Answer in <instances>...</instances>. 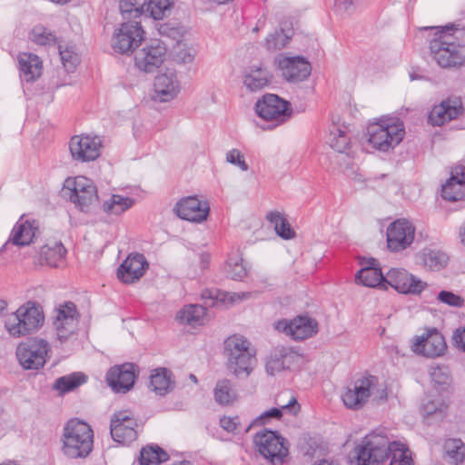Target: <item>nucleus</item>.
<instances>
[{
	"label": "nucleus",
	"instance_id": "nucleus-1",
	"mask_svg": "<svg viewBox=\"0 0 465 465\" xmlns=\"http://www.w3.org/2000/svg\"><path fill=\"white\" fill-rule=\"evenodd\" d=\"M358 465H376L390 460L389 465H413L409 448L391 441L383 433L372 431L355 448Z\"/></svg>",
	"mask_w": 465,
	"mask_h": 465
},
{
	"label": "nucleus",
	"instance_id": "nucleus-2",
	"mask_svg": "<svg viewBox=\"0 0 465 465\" xmlns=\"http://www.w3.org/2000/svg\"><path fill=\"white\" fill-rule=\"evenodd\" d=\"M435 36L430 42L433 60L442 68L460 67L465 64V41L460 40L462 30L450 24L444 27H432Z\"/></svg>",
	"mask_w": 465,
	"mask_h": 465
},
{
	"label": "nucleus",
	"instance_id": "nucleus-3",
	"mask_svg": "<svg viewBox=\"0 0 465 465\" xmlns=\"http://www.w3.org/2000/svg\"><path fill=\"white\" fill-rule=\"evenodd\" d=\"M60 443L61 452L67 459H85L94 448V431L87 422L71 419L64 425Z\"/></svg>",
	"mask_w": 465,
	"mask_h": 465
},
{
	"label": "nucleus",
	"instance_id": "nucleus-4",
	"mask_svg": "<svg viewBox=\"0 0 465 465\" xmlns=\"http://www.w3.org/2000/svg\"><path fill=\"white\" fill-rule=\"evenodd\" d=\"M228 371L237 378H247L257 363L256 351L242 335L234 334L224 341Z\"/></svg>",
	"mask_w": 465,
	"mask_h": 465
},
{
	"label": "nucleus",
	"instance_id": "nucleus-5",
	"mask_svg": "<svg viewBox=\"0 0 465 465\" xmlns=\"http://www.w3.org/2000/svg\"><path fill=\"white\" fill-rule=\"evenodd\" d=\"M368 143L380 152L394 149L403 139L405 129L402 122L390 119L380 120L367 129Z\"/></svg>",
	"mask_w": 465,
	"mask_h": 465
},
{
	"label": "nucleus",
	"instance_id": "nucleus-6",
	"mask_svg": "<svg viewBox=\"0 0 465 465\" xmlns=\"http://www.w3.org/2000/svg\"><path fill=\"white\" fill-rule=\"evenodd\" d=\"M253 442L258 452L272 465H282L289 454L287 440L277 431L261 430L255 433Z\"/></svg>",
	"mask_w": 465,
	"mask_h": 465
},
{
	"label": "nucleus",
	"instance_id": "nucleus-7",
	"mask_svg": "<svg viewBox=\"0 0 465 465\" xmlns=\"http://www.w3.org/2000/svg\"><path fill=\"white\" fill-rule=\"evenodd\" d=\"M255 111L261 118L274 122V126L287 122L292 114L290 102L274 94L262 95L255 104Z\"/></svg>",
	"mask_w": 465,
	"mask_h": 465
},
{
	"label": "nucleus",
	"instance_id": "nucleus-8",
	"mask_svg": "<svg viewBox=\"0 0 465 465\" xmlns=\"http://www.w3.org/2000/svg\"><path fill=\"white\" fill-rule=\"evenodd\" d=\"M49 343L44 339H30L16 348V358L25 370H39L46 362Z\"/></svg>",
	"mask_w": 465,
	"mask_h": 465
},
{
	"label": "nucleus",
	"instance_id": "nucleus-9",
	"mask_svg": "<svg viewBox=\"0 0 465 465\" xmlns=\"http://www.w3.org/2000/svg\"><path fill=\"white\" fill-rule=\"evenodd\" d=\"M144 39V31L139 21H124L115 31L112 38V46L115 52L127 54L133 52Z\"/></svg>",
	"mask_w": 465,
	"mask_h": 465
},
{
	"label": "nucleus",
	"instance_id": "nucleus-10",
	"mask_svg": "<svg viewBox=\"0 0 465 465\" xmlns=\"http://www.w3.org/2000/svg\"><path fill=\"white\" fill-rule=\"evenodd\" d=\"M71 193L69 199L81 212L89 213L98 202L97 190L93 182L84 177L77 176L67 181Z\"/></svg>",
	"mask_w": 465,
	"mask_h": 465
},
{
	"label": "nucleus",
	"instance_id": "nucleus-11",
	"mask_svg": "<svg viewBox=\"0 0 465 465\" xmlns=\"http://www.w3.org/2000/svg\"><path fill=\"white\" fill-rule=\"evenodd\" d=\"M378 385V378L373 375H364L357 379L352 388H347L342 393L341 400L348 409L359 410L370 399Z\"/></svg>",
	"mask_w": 465,
	"mask_h": 465
},
{
	"label": "nucleus",
	"instance_id": "nucleus-12",
	"mask_svg": "<svg viewBox=\"0 0 465 465\" xmlns=\"http://www.w3.org/2000/svg\"><path fill=\"white\" fill-rule=\"evenodd\" d=\"M388 286L402 294L417 295L425 289L427 283L405 269L392 268L385 274L384 290H387Z\"/></svg>",
	"mask_w": 465,
	"mask_h": 465
},
{
	"label": "nucleus",
	"instance_id": "nucleus-13",
	"mask_svg": "<svg viewBox=\"0 0 465 465\" xmlns=\"http://www.w3.org/2000/svg\"><path fill=\"white\" fill-rule=\"evenodd\" d=\"M415 226L407 219H397L387 228V245L393 252L409 248L414 241Z\"/></svg>",
	"mask_w": 465,
	"mask_h": 465
},
{
	"label": "nucleus",
	"instance_id": "nucleus-14",
	"mask_svg": "<svg viewBox=\"0 0 465 465\" xmlns=\"http://www.w3.org/2000/svg\"><path fill=\"white\" fill-rule=\"evenodd\" d=\"M275 329L285 333L294 341H303L318 332V322L307 315H299L292 320H280Z\"/></svg>",
	"mask_w": 465,
	"mask_h": 465
},
{
	"label": "nucleus",
	"instance_id": "nucleus-15",
	"mask_svg": "<svg viewBox=\"0 0 465 465\" xmlns=\"http://www.w3.org/2000/svg\"><path fill=\"white\" fill-rule=\"evenodd\" d=\"M137 421L130 411H121L111 419L110 432L114 441L129 444L137 438Z\"/></svg>",
	"mask_w": 465,
	"mask_h": 465
},
{
	"label": "nucleus",
	"instance_id": "nucleus-16",
	"mask_svg": "<svg viewBox=\"0 0 465 465\" xmlns=\"http://www.w3.org/2000/svg\"><path fill=\"white\" fill-rule=\"evenodd\" d=\"M411 349L416 354L436 358L444 354L447 345L443 335L436 328H432L422 335L416 336Z\"/></svg>",
	"mask_w": 465,
	"mask_h": 465
},
{
	"label": "nucleus",
	"instance_id": "nucleus-17",
	"mask_svg": "<svg viewBox=\"0 0 465 465\" xmlns=\"http://www.w3.org/2000/svg\"><path fill=\"white\" fill-rule=\"evenodd\" d=\"M138 375V367L132 362L111 367L106 373V381L117 393H126L134 384Z\"/></svg>",
	"mask_w": 465,
	"mask_h": 465
},
{
	"label": "nucleus",
	"instance_id": "nucleus-18",
	"mask_svg": "<svg viewBox=\"0 0 465 465\" xmlns=\"http://www.w3.org/2000/svg\"><path fill=\"white\" fill-rule=\"evenodd\" d=\"M166 47L159 40H153L134 54L135 66L145 73H152L161 66L166 55Z\"/></svg>",
	"mask_w": 465,
	"mask_h": 465
},
{
	"label": "nucleus",
	"instance_id": "nucleus-19",
	"mask_svg": "<svg viewBox=\"0 0 465 465\" xmlns=\"http://www.w3.org/2000/svg\"><path fill=\"white\" fill-rule=\"evenodd\" d=\"M102 141L98 136L74 135L69 143L71 155L74 161L85 163L100 155Z\"/></svg>",
	"mask_w": 465,
	"mask_h": 465
},
{
	"label": "nucleus",
	"instance_id": "nucleus-20",
	"mask_svg": "<svg viewBox=\"0 0 465 465\" xmlns=\"http://www.w3.org/2000/svg\"><path fill=\"white\" fill-rule=\"evenodd\" d=\"M174 210L181 219L199 223L207 219L210 205L206 200H200L196 196H188L181 199L176 203Z\"/></svg>",
	"mask_w": 465,
	"mask_h": 465
},
{
	"label": "nucleus",
	"instance_id": "nucleus-21",
	"mask_svg": "<svg viewBox=\"0 0 465 465\" xmlns=\"http://www.w3.org/2000/svg\"><path fill=\"white\" fill-rule=\"evenodd\" d=\"M278 65L283 78L290 83L304 81L312 73L311 64L302 56H281Z\"/></svg>",
	"mask_w": 465,
	"mask_h": 465
},
{
	"label": "nucleus",
	"instance_id": "nucleus-22",
	"mask_svg": "<svg viewBox=\"0 0 465 465\" xmlns=\"http://www.w3.org/2000/svg\"><path fill=\"white\" fill-rule=\"evenodd\" d=\"M149 268V263L143 254L131 253L117 269L118 279L126 284L139 281Z\"/></svg>",
	"mask_w": 465,
	"mask_h": 465
},
{
	"label": "nucleus",
	"instance_id": "nucleus-23",
	"mask_svg": "<svg viewBox=\"0 0 465 465\" xmlns=\"http://www.w3.org/2000/svg\"><path fill=\"white\" fill-rule=\"evenodd\" d=\"M463 114L459 99H446L434 105L428 115V123L433 126H441L447 122L458 118Z\"/></svg>",
	"mask_w": 465,
	"mask_h": 465
},
{
	"label": "nucleus",
	"instance_id": "nucleus-24",
	"mask_svg": "<svg viewBox=\"0 0 465 465\" xmlns=\"http://www.w3.org/2000/svg\"><path fill=\"white\" fill-rule=\"evenodd\" d=\"M154 94L153 99L161 103L173 100L180 92V83L173 73H164L157 75L153 83Z\"/></svg>",
	"mask_w": 465,
	"mask_h": 465
},
{
	"label": "nucleus",
	"instance_id": "nucleus-25",
	"mask_svg": "<svg viewBox=\"0 0 465 465\" xmlns=\"http://www.w3.org/2000/svg\"><path fill=\"white\" fill-rule=\"evenodd\" d=\"M441 197L450 202L465 198V166L458 165L450 173V177L442 184Z\"/></svg>",
	"mask_w": 465,
	"mask_h": 465
},
{
	"label": "nucleus",
	"instance_id": "nucleus-26",
	"mask_svg": "<svg viewBox=\"0 0 465 465\" xmlns=\"http://www.w3.org/2000/svg\"><path fill=\"white\" fill-rule=\"evenodd\" d=\"M362 268L356 273L355 282L366 287L384 289L385 275L382 273L379 262L371 258Z\"/></svg>",
	"mask_w": 465,
	"mask_h": 465
},
{
	"label": "nucleus",
	"instance_id": "nucleus-27",
	"mask_svg": "<svg viewBox=\"0 0 465 465\" xmlns=\"http://www.w3.org/2000/svg\"><path fill=\"white\" fill-rule=\"evenodd\" d=\"M201 296L203 300V306L206 308L218 306L219 303H234L247 300L252 296V292H227L218 289H205L203 291Z\"/></svg>",
	"mask_w": 465,
	"mask_h": 465
},
{
	"label": "nucleus",
	"instance_id": "nucleus-28",
	"mask_svg": "<svg viewBox=\"0 0 465 465\" xmlns=\"http://www.w3.org/2000/svg\"><path fill=\"white\" fill-rule=\"evenodd\" d=\"M243 84L251 92H258L266 87L272 75L262 65H252L245 69L243 73Z\"/></svg>",
	"mask_w": 465,
	"mask_h": 465
},
{
	"label": "nucleus",
	"instance_id": "nucleus-29",
	"mask_svg": "<svg viewBox=\"0 0 465 465\" xmlns=\"http://www.w3.org/2000/svg\"><path fill=\"white\" fill-rule=\"evenodd\" d=\"M36 231L37 226L35 224V221H24L21 217L15 224L9 240L14 245L26 246L32 242Z\"/></svg>",
	"mask_w": 465,
	"mask_h": 465
},
{
	"label": "nucleus",
	"instance_id": "nucleus-30",
	"mask_svg": "<svg viewBox=\"0 0 465 465\" xmlns=\"http://www.w3.org/2000/svg\"><path fill=\"white\" fill-rule=\"evenodd\" d=\"M18 64L21 77L26 82H33L41 75L42 62L39 57L30 53L18 55Z\"/></svg>",
	"mask_w": 465,
	"mask_h": 465
},
{
	"label": "nucleus",
	"instance_id": "nucleus-31",
	"mask_svg": "<svg viewBox=\"0 0 465 465\" xmlns=\"http://www.w3.org/2000/svg\"><path fill=\"white\" fill-rule=\"evenodd\" d=\"M349 126L332 124L327 136V143L338 153H344L350 145Z\"/></svg>",
	"mask_w": 465,
	"mask_h": 465
},
{
	"label": "nucleus",
	"instance_id": "nucleus-32",
	"mask_svg": "<svg viewBox=\"0 0 465 465\" xmlns=\"http://www.w3.org/2000/svg\"><path fill=\"white\" fill-rule=\"evenodd\" d=\"M20 317L25 320V325L29 328L30 332L36 331L44 323L45 316L42 309L35 303L27 302L16 310Z\"/></svg>",
	"mask_w": 465,
	"mask_h": 465
},
{
	"label": "nucleus",
	"instance_id": "nucleus-33",
	"mask_svg": "<svg viewBox=\"0 0 465 465\" xmlns=\"http://www.w3.org/2000/svg\"><path fill=\"white\" fill-rule=\"evenodd\" d=\"M172 372L160 368L153 371L150 376V387L157 395L163 396L173 389Z\"/></svg>",
	"mask_w": 465,
	"mask_h": 465
},
{
	"label": "nucleus",
	"instance_id": "nucleus-34",
	"mask_svg": "<svg viewBox=\"0 0 465 465\" xmlns=\"http://www.w3.org/2000/svg\"><path fill=\"white\" fill-rule=\"evenodd\" d=\"M66 249L61 242H55L52 245L45 244L40 250V257L46 264L57 267L64 260Z\"/></svg>",
	"mask_w": 465,
	"mask_h": 465
},
{
	"label": "nucleus",
	"instance_id": "nucleus-35",
	"mask_svg": "<svg viewBox=\"0 0 465 465\" xmlns=\"http://www.w3.org/2000/svg\"><path fill=\"white\" fill-rule=\"evenodd\" d=\"M206 314V309L203 305L190 304L184 306L177 314V320L183 324H202Z\"/></svg>",
	"mask_w": 465,
	"mask_h": 465
},
{
	"label": "nucleus",
	"instance_id": "nucleus-36",
	"mask_svg": "<svg viewBox=\"0 0 465 465\" xmlns=\"http://www.w3.org/2000/svg\"><path fill=\"white\" fill-rule=\"evenodd\" d=\"M134 204V200L131 197L113 194L104 202L103 210L108 214L120 215L129 210Z\"/></svg>",
	"mask_w": 465,
	"mask_h": 465
},
{
	"label": "nucleus",
	"instance_id": "nucleus-37",
	"mask_svg": "<svg viewBox=\"0 0 465 465\" xmlns=\"http://www.w3.org/2000/svg\"><path fill=\"white\" fill-rule=\"evenodd\" d=\"M169 459L168 453L158 445L142 448L139 456L140 465H160Z\"/></svg>",
	"mask_w": 465,
	"mask_h": 465
},
{
	"label": "nucleus",
	"instance_id": "nucleus-38",
	"mask_svg": "<svg viewBox=\"0 0 465 465\" xmlns=\"http://www.w3.org/2000/svg\"><path fill=\"white\" fill-rule=\"evenodd\" d=\"M282 410H287L291 413L296 414L300 410V405L294 396H292L285 405L280 408H272L263 411L254 420L253 423L265 424L269 420H280L282 417Z\"/></svg>",
	"mask_w": 465,
	"mask_h": 465
},
{
	"label": "nucleus",
	"instance_id": "nucleus-39",
	"mask_svg": "<svg viewBox=\"0 0 465 465\" xmlns=\"http://www.w3.org/2000/svg\"><path fill=\"white\" fill-rule=\"evenodd\" d=\"M172 5L171 0H148L143 4V15H148L154 20H162L171 13Z\"/></svg>",
	"mask_w": 465,
	"mask_h": 465
},
{
	"label": "nucleus",
	"instance_id": "nucleus-40",
	"mask_svg": "<svg viewBox=\"0 0 465 465\" xmlns=\"http://www.w3.org/2000/svg\"><path fill=\"white\" fill-rule=\"evenodd\" d=\"M213 393L215 401L223 406L232 404L236 400V392L228 379L219 380L216 382Z\"/></svg>",
	"mask_w": 465,
	"mask_h": 465
},
{
	"label": "nucleus",
	"instance_id": "nucleus-41",
	"mask_svg": "<svg viewBox=\"0 0 465 465\" xmlns=\"http://www.w3.org/2000/svg\"><path fill=\"white\" fill-rule=\"evenodd\" d=\"M86 381V376L81 372H73L55 380L54 389L61 393L74 390Z\"/></svg>",
	"mask_w": 465,
	"mask_h": 465
},
{
	"label": "nucleus",
	"instance_id": "nucleus-42",
	"mask_svg": "<svg viewBox=\"0 0 465 465\" xmlns=\"http://www.w3.org/2000/svg\"><path fill=\"white\" fill-rule=\"evenodd\" d=\"M421 258L423 265L430 271H440L449 260L448 255L439 250H424Z\"/></svg>",
	"mask_w": 465,
	"mask_h": 465
},
{
	"label": "nucleus",
	"instance_id": "nucleus-43",
	"mask_svg": "<svg viewBox=\"0 0 465 465\" xmlns=\"http://www.w3.org/2000/svg\"><path fill=\"white\" fill-rule=\"evenodd\" d=\"M78 320L63 321L61 325H54L61 345L77 340Z\"/></svg>",
	"mask_w": 465,
	"mask_h": 465
},
{
	"label": "nucleus",
	"instance_id": "nucleus-44",
	"mask_svg": "<svg viewBox=\"0 0 465 465\" xmlns=\"http://www.w3.org/2000/svg\"><path fill=\"white\" fill-rule=\"evenodd\" d=\"M25 323L24 317H20L17 312H13L5 318V328L12 337L19 338L31 334L29 328Z\"/></svg>",
	"mask_w": 465,
	"mask_h": 465
},
{
	"label": "nucleus",
	"instance_id": "nucleus-45",
	"mask_svg": "<svg viewBox=\"0 0 465 465\" xmlns=\"http://www.w3.org/2000/svg\"><path fill=\"white\" fill-rule=\"evenodd\" d=\"M267 220L273 225L276 233L285 240L294 237L295 232L291 228L287 220L279 212H272L267 214Z\"/></svg>",
	"mask_w": 465,
	"mask_h": 465
},
{
	"label": "nucleus",
	"instance_id": "nucleus-46",
	"mask_svg": "<svg viewBox=\"0 0 465 465\" xmlns=\"http://www.w3.org/2000/svg\"><path fill=\"white\" fill-rule=\"evenodd\" d=\"M444 450L450 462L458 465L465 460V444L460 439H449L444 443Z\"/></svg>",
	"mask_w": 465,
	"mask_h": 465
},
{
	"label": "nucleus",
	"instance_id": "nucleus-47",
	"mask_svg": "<svg viewBox=\"0 0 465 465\" xmlns=\"http://www.w3.org/2000/svg\"><path fill=\"white\" fill-rule=\"evenodd\" d=\"M119 9L124 21H139L143 15L144 6L137 0H120Z\"/></svg>",
	"mask_w": 465,
	"mask_h": 465
},
{
	"label": "nucleus",
	"instance_id": "nucleus-48",
	"mask_svg": "<svg viewBox=\"0 0 465 465\" xmlns=\"http://www.w3.org/2000/svg\"><path fill=\"white\" fill-rule=\"evenodd\" d=\"M293 35V30L292 28H281L274 34H272L266 38V45L268 49H282L285 47L289 40Z\"/></svg>",
	"mask_w": 465,
	"mask_h": 465
},
{
	"label": "nucleus",
	"instance_id": "nucleus-49",
	"mask_svg": "<svg viewBox=\"0 0 465 465\" xmlns=\"http://www.w3.org/2000/svg\"><path fill=\"white\" fill-rule=\"evenodd\" d=\"M78 320L79 313L76 305L72 302H65L56 309V314L53 325H61L63 321Z\"/></svg>",
	"mask_w": 465,
	"mask_h": 465
},
{
	"label": "nucleus",
	"instance_id": "nucleus-50",
	"mask_svg": "<svg viewBox=\"0 0 465 465\" xmlns=\"http://www.w3.org/2000/svg\"><path fill=\"white\" fill-rule=\"evenodd\" d=\"M226 275L235 281H242L247 275V270L240 257H231L225 263Z\"/></svg>",
	"mask_w": 465,
	"mask_h": 465
},
{
	"label": "nucleus",
	"instance_id": "nucleus-51",
	"mask_svg": "<svg viewBox=\"0 0 465 465\" xmlns=\"http://www.w3.org/2000/svg\"><path fill=\"white\" fill-rule=\"evenodd\" d=\"M195 50L192 46H188L183 43H177L174 46V59L183 64L192 63L195 57Z\"/></svg>",
	"mask_w": 465,
	"mask_h": 465
},
{
	"label": "nucleus",
	"instance_id": "nucleus-52",
	"mask_svg": "<svg viewBox=\"0 0 465 465\" xmlns=\"http://www.w3.org/2000/svg\"><path fill=\"white\" fill-rule=\"evenodd\" d=\"M59 54L64 66L68 72L73 71L79 63V56L73 47L62 49V46H59Z\"/></svg>",
	"mask_w": 465,
	"mask_h": 465
},
{
	"label": "nucleus",
	"instance_id": "nucleus-53",
	"mask_svg": "<svg viewBox=\"0 0 465 465\" xmlns=\"http://www.w3.org/2000/svg\"><path fill=\"white\" fill-rule=\"evenodd\" d=\"M447 409V404L440 398L437 397L433 400H429L422 405V411L424 416H431L433 414H442Z\"/></svg>",
	"mask_w": 465,
	"mask_h": 465
},
{
	"label": "nucleus",
	"instance_id": "nucleus-54",
	"mask_svg": "<svg viewBox=\"0 0 465 465\" xmlns=\"http://www.w3.org/2000/svg\"><path fill=\"white\" fill-rule=\"evenodd\" d=\"M279 354L280 347L274 349V351L272 352L269 360L266 362V372L270 375H274L275 373L284 370L282 357H280Z\"/></svg>",
	"mask_w": 465,
	"mask_h": 465
},
{
	"label": "nucleus",
	"instance_id": "nucleus-55",
	"mask_svg": "<svg viewBox=\"0 0 465 465\" xmlns=\"http://www.w3.org/2000/svg\"><path fill=\"white\" fill-rule=\"evenodd\" d=\"M220 425L223 430H225L228 432L239 433L242 430V428L241 426V422H240V418L238 416H235V417L224 416V417L221 418ZM251 426H252V424L248 425L245 429H243V430L245 432H247L250 430Z\"/></svg>",
	"mask_w": 465,
	"mask_h": 465
},
{
	"label": "nucleus",
	"instance_id": "nucleus-56",
	"mask_svg": "<svg viewBox=\"0 0 465 465\" xmlns=\"http://www.w3.org/2000/svg\"><path fill=\"white\" fill-rule=\"evenodd\" d=\"M32 38L34 42L41 45H46L55 43V35L47 32L45 28L35 27L32 31Z\"/></svg>",
	"mask_w": 465,
	"mask_h": 465
},
{
	"label": "nucleus",
	"instance_id": "nucleus-57",
	"mask_svg": "<svg viewBox=\"0 0 465 465\" xmlns=\"http://www.w3.org/2000/svg\"><path fill=\"white\" fill-rule=\"evenodd\" d=\"M438 300L449 306L460 308L464 305V299L450 291H441L438 294Z\"/></svg>",
	"mask_w": 465,
	"mask_h": 465
},
{
	"label": "nucleus",
	"instance_id": "nucleus-58",
	"mask_svg": "<svg viewBox=\"0 0 465 465\" xmlns=\"http://www.w3.org/2000/svg\"><path fill=\"white\" fill-rule=\"evenodd\" d=\"M226 161L237 166L242 172H246L249 169V165L244 160V155L238 149L233 148L228 151L226 153Z\"/></svg>",
	"mask_w": 465,
	"mask_h": 465
},
{
	"label": "nucleus",
	"instance_id": "nucleus-59",
	"mask_svg": "<svg viewBox=\"0 0 465 465\" xmlns=\"http://www.w3.org/2000/svg\"><path fill=\"white\" fill-rule=\"evenodd\" d=\"M280 357H282L284 370L291 369L292 366L299 360V355L288 347H280Z\"/></svg>",
	"mask_w": 465,
	"mask_h": 465
},
{
	"label": "nucleus",
	"instance_id": "nucleus-60",
	"mask_svg": "<svg viewBox=\"0 0 465 465\" xmlns=\"http://www.w3.org/2000/svg\"><path fill=\"white\" fill-rule=\"evenodd\" d=\"M430 377L432 381L437 384H447L450 381V375L446 367L436 366L431 368Z\"/></svg>",
	"mask_w": 465,
	"mask_h": 465
},
{
	"label": "nucleus",
	"instance_id": "nucleus-61",
	"mask_svg": "<svg viewBox=\"0 0 465 465\" xmlns=\"http://www.w3.org/2000/svg\"><path fill=\"white\" fill-rule=\"evenodd\" d=\"M452 341L455 347L465 352V327L453 331Z\"/></svg>",
	"mask_w": 465,
	"mask_h": 465
},
{
	"label": "nucleus",
	"instance_id": "nucleus-62",
	"mask_svg": "<svg viewBox=\"0 0 465 465\" xmlns=\"http://www.w3.org/2000/svg\"><path fill=\"white\" fill-rule=\"evenodd\" d=\"M410 77H411V80L413 81V80H417V79H420L421 76L420 75H417V74H410Z\"/></svg>",
	"mask_w": 465,
	"mask_h": 465
},
{
	"label": "nucleus",
	"instance_id": "nucleus-63",
	"mask_svg": "<svg viewBox=\"0 0 465 465\" xmlns=\"http://www.w3.org/2000/svg\"><path fill=\"white\" fill-rule=\"evenodd\" d=\"M0 465H17V464L14 461H9L7 463H4V464H0Z\"/></svg>",
	"mask_w": 465,
	"mask_h": 465
},
{
	"label": "nucleus",
	"instance_id": "nucleus-64",
	"mask_svg": "<svg viewBox=\"0 0 465 465\" xmlns=\"http://www.w3.org/2000/svg\"><path fill=\"white\" fill-rule=\"evenodd\" d=\"M191 379H192L193 381H197V379H196L195 375H193V374H191Z\"/></svg>",
	"mask_w": 465,
	"mask_h": 465
}]
</instances>
